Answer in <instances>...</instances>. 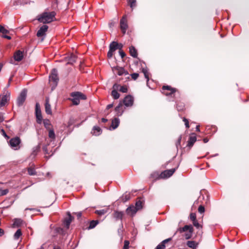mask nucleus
I'll return each instance as SVG.
<instances>
[{"instance_id": "1", "label": "nucleus", "mask_w": 249, "mask_h": 249, "mask_svg": "<svg viewBox=\"0 0 249 249\" xmlns=\"http://www.w3.org/2000/svg\"><path fill=\"white\" fill-rule=\"evenodd\" d=\"M56 13L55 11H45L38 16L37 20L43 23H50L56 20Z\"/></svg>"}, {"instance_id": "2", "label": "nucleus", "mask_w": 249, "mask_h": 249, "mask_svg": "<svg viewBox=\"0 0 249 249\" xmlns=\"http://www.w3.org/2000/svg\"><path fill=\"white\" fill-rule=\"evenodd\" d=\"M71 98H70L74 105H78L80 103L81 100H86V96L82 93L79 91L72 92L70 94Z\"/></svg>"}, {"instance_id": "3", "label": "nucleus", "mask_w": 249, "mask_h": 249, "mask_svg": "<svg viewBox=\"0 0 249 249\" xmlns=\"http://www.w3.org/2000/svg\"><path fill=\"white\" fill-rule=\"evenodd\" d=\"M21 142L20 139L18 137L12 138L9 142L10 147L15 150H18L20 148L19 144Z\"/></svg>"}, {"instance_id": "4", "label": "nucleus", "mask_w": 249, "mask_h": 249, "mask_svg": "<svg viewBox=\"0 0 249 249\" xmlns=\"http://www.w3.org/2000/svg\"><path fill=\"white\" fill-rule=\"evenodd\" d=\"M162 90V93L166 96H172L177 91L175 88H172L169 86H163Z\"/></svg>"}, {"instance_id": "5", "label": "nucleus", "mask_w": 249, "mask_h": 249, "mask_svg": "<svg viewBox=\"0 0 249 249\" xmlns=\"http://www.w3.org/2000/svg\"><path fill=\"white\" fill-rule=\"evenodd\" d=\"M49 80L51 82L53 83L55 86L57 85L59 79L58 77L57 71L56 69H53L52 70L51 73L49 76Z\"/></svg>"}, {"instance_id": "6", "label": "nucleus", "mask_w": 249, "mask_h": 249, "mask_svg": "<svg viewBox=\"0 0 249 249\" xmlns=\"http://www.w3.org/2000/svg\"><path fill=\"white\" fill-rule=\"evenodd\" d=\"M120 28L123 34H125L128 28L127 20L126 15L124 16L120 20Z\"/></svg>"}, {"instance_id": "7", "label": "nucleus", "mask_w": 249, "mask_h": 249, "mask_svg": "<svg viewBox=\"0 0 249 249\" xmlns=\"http://www.w3.org/2000/svg\"><path fill=\"white\" fill-rule=\"evenodd\" d=\"M27 95V91L25 89H23L20 93L19 96L17 99V105L19 107L23 105L25 102Z\"/></svg>"}, {"instance_id": "8", "label": "nucleus", "mask_w": 249, "mask_h": 249, "mask_svg": "<svg viewBox=\"0 0 249 249\" xmlns=\"http://www.w3.org/2000/svg\"><path fill=\"white\" fill-rule=\"evenodd\" d=\"M10 93L7 91L6 94L0 95V107L4 106L10 99Z\"/></svg>"}, {"instance_id": "9", "label": "nucleus", "mask_w": 249, "mask_h": 249, "mask_svg": "<svg viewBox=\"0 0 249 249\" xmlns=\"http://www.w3.org/2000/svg\"><path fill=\"white\" fill-rule=\"evenodd\" d=\"M36 116L37 123L40 124L42 122V117L40 105L38 103H36Z\"/></svg>"}, {"instance_id": "10", "label": "nucleus", "mask_w": 249, "mask_h": 249, "mask_svg": "<svg viewBox=\"0 0 249 249\" xmlns=\"http://www.w3.org/2000/svg\"><path fill=\"white\" fill-rule=\"evenodd\" d=\"M112 71L116 73L118 75L121 76L123 75H127L128 74L127 71H125L123 67L118 66L112 68Z\"/></svg>"}, {"instance_id": "11", "label": "nucleus", "mask_w": 249, "mask_h": 249, "mask_svg": "<svg viewBox=\"0 0 249 249\" xmlns=\"http://www.w3.org/2000/svg\"><path fill=\"white\" fill-rule=\"evenodd\" d=\"M134 102V98L131 95H127L123 100V103L126 107H131Z\"/></svg>"}, {"instance_id": "12", "label": "nucleus", "mask_w": 249, "mask_h": 249, "mask_svg": "<svg viewBox=\"0 0 249 249\" xmlns=\"http://www.w3.org/2000/svg\"><path fill=\"white\" fill-rule=\"evenodd\" d=\"M48 26L46 25L42 26L37 32L36 36L37 37L45 36L46 32L47 31Z\"/></svg>"}, {"instance_id": "13", "label": "nucleus", "mask_w": 249, "mask_h": 249, "mask_svg": "<svg viewBox=\"0 0 249 249\" xmlns=\"http://www.w3.org/2000/svg\"><path fill=\"white\" fill-rule=\"evenodd\" d=\"M175 171V168L165 170L161 173L160 176L162 178H169L174 174Z\"/></svg>"}, {"instance_id": "14", "label": "nucleus", "mask_w": 249, "mask_h": 249, "mask_svg": "<svg viewBox=\"0 0 249 249\" xmlns=\"http://www.w3.org/2000/svg\"><path fill=\"white\" fill-rule=\"evenodd\" d=\"M120 85L118 84H115L113 86V90L111 92V95L114 99H118L120 97V94L117 91Z\"/></svg>"}, {"instance_id": "15", "label": "nucleus", "mask_w": 249, "mask_h": 249, "mask_svg": "<svg viewBox=\"0 0 249 249\" xmlns=\"http://www.w3.org/2000/svg\"><path fill=\"white\" fill-rule=\"evenodd\" d=\"M45 112L47 114L51 115L52 113L51 106L49 103V97H46L45 104Z\"/></svg>"}, {"instance_id": "16", "label": "nucleus", "mask_w": 249, "mask_h": 249, "mask_svg": "<svg viewBox=\"0 0 249 249\" xmlns=\"http://www.w3.org/2000/svg\"><path fill=\"white\" fill-rule=\"evenodd\" d=\"M23 57V53L22 51L19 50L16 51L14 55V59L17 61H21Z\"/></svg>"}, {"instance_id": "17", "label": "nucleus", "mask_w": 249, "mask_h": 249, "mask_svg": "<svg viewBox=\"0 0 249 249\" xmlns=\"http://www.w3.org/2000/svg\"><path fill=\"white\" fill-rule=\"evenodd\" d=\"M115 111L117 116H119L122 115L124 112V108L123 105L120 103L118 105L115 107Z\"/></svg>"}, {"instance_id": "18", "label": "nucleus", "mask_w": 249, "mask_h": 249, "mask_svg": "<svg viewBox=\"0 0 249 249\" xmlns=\"http://www.w3.org/2000/svg\"><path fill=\"white\" fill-rule=\"evenodd\" d=\"M138 210H137V208L135 207L134 206L131 205L128 207L126 209V212L128 214H130L131 215H134Z\"/></svg>"}, {"instance_id": "19", "label": "nucleus", "mask_w": 249, "mask_h": 249, "mask_svg": "<svg viewBox=\"0 0 249 249\" xmlns=\"http://www.w3.org/2000/svg\"><path fill=\"white\" fill-rule=\"evenodd\" d=\"M171 240V238L164 240L157 246V247L155 249H165V244L168 243L169 241H170Z\"/></svg>"}, {"instance_id": "20", "label": "nucleus", "mask_w": 249, "mask_h": 249, "mask_svg": "<svg viewBox=\"0 0 249 249\" xmlns=\"http://www.w3.org/2000/svg\"><path fill=\"white\" fill-rule=\"evenodd\" d=\"M187 231H189V232H193V226L191 225H185L183 227L180 228L179 229V231L180 232H185Z\"/></svg>"}, {"instance_id": "21", "label": "nucleus", "mask_w": 249, "mask_h": 249, "mask_svg": "<svg viewBox=\"0 0 249 249\" xmlns=\"http://www.w3.org/2000/svg\"><path fill=\"white\" fill-rule=\"evenodd\" d=\"M124 213L123 212H119L116 211L113 213V217L116 219V220H122Z\"/></svg>"}, {"instance_id": "22", "label": "nucleus", "mask_w": 249, "mask_h": 249, "mask_svg": "<svg viewBox=\"0 0 249 249\" xmlns=\"http://www.w3.org/2000/svg\"><path fill=\"white\" fill-rule=\"evenodd\" d=\"M120 124V120L117 118H115L112 120L111 127L112 129H115L118 127Z\"/></svg>"}, {"instance_id": "23", "label": "nucleus", "mask_w": 249, "mask_h": 249, "mask_svg": "<svg viewBox=\"0 0 249 249\" xmlns=\"http://www.w3.org/2000/svg\"><path fill=\"white\" fill-rule=\"evenodd\" d=\"M101 129L97 126H94L91 131V133L95 136H98L101 133Z\"/></svg>"}, {"instance_id": "24", "label": "nucleus", "mask_w": 249, "mask_h": 249, "mask_svg": "<svg viewBox=\"0 0 249 249\" xmlns=\"http://www.w3.org/2000/svg\"><path fill=\"white\" fill-rule=\"evenodd\" d=\"M196 138L195 135L191 136L189 137V140L188 141L187 146L189 147H191L193 146L194 143L196 142Z\"/></svg>"}, {"instance_id": "25", "label": "nucleus", "mask_w": 249, "mask_h": 249, "mask_svg": "<svg viewBox=\"0 0 249 249\" xmlns=\"http://www.w3.org/2000/svg\"><path fill=\"white\" fill-rule=\"evenodd\" d=\"M129 53L130 55L136 58L137 57L138 54L136 49L133 46H131L129 47Z\"/></svg>"}, {"instance_id": "26", "label": "nucleus", "mask_w": 249, "mask_h": 249, "mask_svg": "<svg viewBox=\"0 0 249 249\" xmlns=\"http://www.w3.org/2000/svg\"><path fill=\"white\" fill-rule=\"evenodd\" d=\"M72 221V217L71 216L70 214H69V216L68 217L66 218L64 221V225L67 228V229H68L69 228L70 225Z\"/></svg>"}, {"instance_id": "27", "label": "nucleus", "mask_w": 249, "mask_h": 249, "mask_svg": "<svg viewBox=\"0 0 249 249\" xmlns=\"http://www.w3.org/2000/svg\"><path fill=\"white\" fill-rule=\"evenodd\" d=\"M118 46L119 44L116 42L113 41L110 43L109 45V49L115 51L118 49Z\"/></svg>"}, {"instance_id": "28", "label": "nucleus", "mask_w": 249, "mask_h": 249, "mask_svg": "<svg viewBox=\"0 0 249 249\" xmlns=\"http://www.w3.org/2000/svg\"><path fill=\"white\" fill-rule=\"evenodd\" d=\"M76 56L74 54H71L68 59V64H72L76 60Z\"/></svg>"}, {"instance_id": "29", "label": "nucleus", "mask_w": 249, "mask_h": 249, "mask_svg": "<svg viewBox=\"0 0 249 249\" xmlns=\"http://www.w3.org/2000/svg\"><path fill=\"white\" fill-rule=\"evenodd\" d=\"M135 207L137 208V210L139 211L142 208V202L141 200H139L136 201L135 203Z\"/></svg>"}, {"instance_id": "30", "label": "nucleus", "mask_w": 249, "mask_h": 249, "mask_svg": "<svg viewBox=\"0 0 249 249\" xmlns=\"http://www.w3.org/2000/svg\"><path fill=\"white\" fill-rule=\"evenodd\" d=\"M98 221L97 220H92L90 222L89 225V229H91L96 227V226L98 224Z\"/></svg>"}, {"instance_id": "31", "label": "nucleus", "mask_w": 249, "mask_h": 249, "mask_svg": "<svg viewBox=\"0 0 249 249\" xmlns=\"http://www.w3.org/2000/svg\"><path fill=\"white\" fill-rule=\"evenodd\" d=\"M49 137L52 140H54L55 138V135L54 130L53 129H49Z\"/></svg>"}, {"instance_id": "32", "label": "nucleus", "mask_w": 249, "mask_h": 249, "mask_svg": "<svg viewBox=\"0 0 249 249\" xmlns=\"http://www.w3.org/2000/svg\"><path fill=\"white\" fill-rule=\"evenodd\" d=\"M187 245L191 248H192L193 249H195L196 248V243L194 241H188L187 242Z\"/></svg>"}, {"instance_id": "33", "label": "nucleus", "mask_w": 249, "mask_h": 249, "mask_svg": "<svg viewBox=\"0 0 249 249\" xmlns=\"http://www.w3.org/2000/svg\"><path fill=\"white\" fill-rule=\"evenodd\" d=\"M21 235H22V233H21V230L18 229L14 234V239L18 240Z\"/></svg>"}, {"instance_id": "34", "label": "nucleus", "mask_w": 249, "mask_h": 249, "mask_svg": "<svg viewBox=\"0 0 249 249\" xmlns=\"http://www.w3.org/2000/svg\"><path fill=\"white\" fill-rule=\"evenodd\" d=\"M127 2L132 9H133L136 6V0H127Z\"/></svg>"}, {"instance_id": "35", "label": "nucleus", "mask_w": 249, "mask_h": 249, "mask_svg": "<svg viewBox=\"0 0 249 249\" xmlns=\"http://www.w3.org/2000/svg\"><path fill=\"white\" fill-rule=\"evenodd\" d=\"M120 91L123 93H126L127 92V88L126 86H121L118 88V89Z\"/></svg>"}, {"instance_id": "36", "label": "nucleus", "mask_w": 249, "mask_h": 249, "mask_svg": "<svg viewBox=\"0 0 249 249\" xmlns=\"http://www.w3.org/2000/svg\"><path fill=\"white\" fill-rule=\"evenodd\" d=\"M43 124L45 128L47 129H50L51 124L49 120H44Z\"/></svg>"}, {"instance_id": "37", "label": "nucleus", "mask_w": 249, "mask_h": 249, "mask_svg": "<svg viewBox=\"0 0 249 249\" xmlns=\"http://www.w3.org/2000/svg\"><path fill=\"white\" fill-rule=\"evenodd\" d=\"M28 173L29 175L31 176L35 175L36 174V172L34 168H29L28 169Z\"/></svg>"}, {"instance_id": "38", "label": "nucleus", "mask_w": 249, "mask_h": 249, "mask_svg": "<svg viewBox=\"0 0 249 249\" xmlns=\"http://www.w3.org/2000/svg\"><path fill=\"white\" fill-rule=\"evenodd\" d=\"M142 71L144 75L145 78L147 79V82H148L149 79V73H148V71L146 69H143Z\"/></svg>"}, {"instance_id": "39", "label": "nucleus", "mask_w": 249, "mask_h": 249, "mask_svg": "<svg viewBox=\"0 0 249 249\" xmlns=\"http://www.w3.org/2000/svg\"><path fill=\"white\" fill-rule=\"evenodd\" d=\"M114 52H115V51L109 49V50L107 53V57L109 58H111L113 55Z\"/></svg>"}, {"instance_id": "40", "label": "nucleus", "mask_w": 249, "mask_h": 249, "mask_svg": "<svg viewBox=\"0 0 249 249\" xmlns=\"http://www.w3.org/2000/svg\"><path fill=\"white\" fill-rule=\"evenodd\" d=\"M190 219L193 221H196V214L195 213H191L190 215Z\"/></svg>"}, {"instance_id": "41", "label": "nucleus", "mask_w": 249, "mask_h": 249, "mask_svg": "<svg viewBox=\"0 0 249 249\" xmlns=\"http://www.w3.org/2000/svg\"><path fill=\"white\" fill-rule=\"evenodd\" d=\"M192 233H193V232H190V231H189L187 233H186L184 235V237H185V239H189L191 238L192 236Z\"/></svg>"}, {"instance_id": "42", "label": "nucleus", "mask_w": 249, "mask_h": 249, "mask_svg": "<svg viewBox=\"0 0 249 249\" xmlns=\"http://www.w3.org/2000/svg\"><path fill=\"white\" fill-rule=\"evenodd\" d=\"M9 192L8 189L0 190V196L6 195Z\"/></svg>"}, {"instance_id": "43", "label": "nucleus", "mask_w": 249, "mask_h": 249, "mask_svg": "<svg viewBox=\"0 0 249 249\" xmlns=\"http://www.w3.org/2000/svg\"><path fill=\"white\" fill-rule=\"evenodd\" d=\"M129 242L128 240H125L124 242V245L123 249H128Z\"/></svg>"}, {"instance_id": "44", "label": "nucleus", "mask_w": 249, "mask_h": 249, "mask_svg": "<svg viewBox=\"0 0 249 249\" xmlns=\"http://www.w3.org/2000/svg\"><path fill=\"white\" fill-rule=\"evenodd\" d=\"M193 225L195 227H196L197 229H199L200 228H202V226L200 225L197 220L196 221H195L193 222Z\"/></svg>"}, {"instance_id": "45", "label": "nucleus", "mask_w": 249, "mask_h": 249, "mask_svg": "<svg viewBox=\"0 0 249 249\" xmlns=\"http://www.w3.org/2000/svg\"><path fill=\"white\" fill-rule=\"evenodd\" d=\"M198 211L200 213H203L205 212L204 207L202 205H200L198 208Z\"/></svg>"}, {"instance_id": "46", "label": "nucleus", "mask_w": 249, "mask_h": 249, "mask_svg": "<svg viewBox=\"0 0 249 249\" xmlns=\"http://www.w3.org/2000/svg\"><path fill=\"white\" fill-rule=\"evenodd\" d=\"M130 198V196L129 194H124L123 196V199L124 201H126L128 200Z\"/></svg>"}, {"instance_id": "47", "label": "nucleus", "mask_w": 249, "mask_h": 249, "mask_svg": "<svg viewBox=\"0 0 249 249\" xmlns=\"http://www.w3.org/2000/svg\"><path fill=\"white\" fill-rule=\"evenodd\" d=\"M8 32V31L6 30L4 27L0 25V33L2 34H6Z\"/></svg>"}, {"instance_id": "48", "label": "nucleus", "mask_w": 249, "mask_h": 249, "mask_svg": "<svg viewBox=\"0 0 249 249\" xmlns=\"http://www.w3.org/2000/svg\"><path fill=\"white\" fill-rule=\"evenodd\" d=\"M139 74L137 73H133L131 74V76L133 80H136L139 77Z\"/></svg>"}, {"instance_id": "49", "label": "nucleus", "mask_w": 249, "mask_h": 249, "mask_svg": "<svg viewBox=\"0 0 249 249\" xmlns=\"http://www.w3.org/2000/svg\"><path fill=\"white\" fill-rule=\"evenodd\" d=\"M183 121L185 123V126L187 128H189V124L188 120L185 118H183Z\"/></svg>"}, {"instance_id": "50", "label": "nucleus", "mask_w": 249, "mask_h": 249, "mask_svg": "<svg viewBox=\"0 0 249 249\" xmlns=\"http://www.w3.org/2000/svg\"><path fill=\"white\" fill-rule=\"evenodd\" d=\"M181 140V136H180L176 143V146L177 148H178V146H180Z\"/></svg>"}, {"instance_id": "51", "label": "nucleus", "mask_w": 249, "mask_h": 249, "mask_svg": "<svg viewBox=\"0 0 249 249\" xmlns=\"http://www.w3.org/2000/svg\"><path fill=\"white\" fill-rule=\"evenodd\" d=\"M106 211L104 210L96 211V213L99 215H103L105 213Z\"/></svg>"}, {"instance_id": "52", "label": "nucleus", "mask_w": 249, "mask_h": 249, "mask_svg": "<svg viewBox=\"0 0 249 249\" xmlns=\"http://www.w3.org/2000/svg\"><path fill=\"white\" fill-rule=\"evenodd\" d=\"M119 53L122 58H124L125 55V53L122 50L119 51Z\"/></svg>"}, {"instance_id": "53", "label": "nucleus", "mask_w": 249, "mask_h": 249, "mask_svg": "<svg viewBox=\"0 0 249 249\" xmlns=\"http://www.w3.org/2000/svg\"><path fill=\"white\" fill-rule=\"evenodd\" d=\"M75 214H76L78 218H80L81 217L82 213V212H79L76 213Z\"/></svg>"}, {"instance_id": "54", "label": "nucleus", "mask_w": 249, "mask_h": 249, "mask_svg": "<svg viewBox=\"0 0 249 249\" xmlns=\"http://www.w3.org/2000/svg\"><path fill=\"white\" fill-rule=\"evenodd\" d=\"M113 106V104H109L107 106V109H109L111 108H112Z\"/></svg>"}, {"instance_id": "55", "label": "nucleus", "mask_w": 249, "mask_h": 249, "mask_svg": "<svg viewBox=\"0 0 249 249\" xmlns=\"http://www.w3.org/2000/svg\"><path fill=\"white\" fill-rule=\"evenodd\" d=\"M1 132H2V134L5 137H6L7 138H8L9 137H8V136L6 135L5 132L4 131V130L3 129H2L1 130Z\"/></svg>"}, {"instance_id": "56", "label": "nucleus", "mask_w": 249, "mask_h": 249, "mask_svg": "<svg viewBox=\"0 0 249 249\" xmlns=\"http://www.w3.org/2000/svg\"><path fill=\"white\" fill-rule=\"evenodd\" d=\"M3 37L5 38H7L8 39H10L11 38V36L7 35H4Z\"/></svg>"}, {"instance_id": "57", "label": "nucleus", "mask_w": 249, "mask_h": 249, "mask_svg": "<svg viewBox=\"0 0 249 249\" xmlns=\"http://www.w3.org/2000/svg\"><path fill=\"white\" fill-rule=\"evenodd\" d=\"M4 234V231L0 228V236H2Z\"/></svg>"}, {"instance_id": "58", "label": "nucleus", "mask_w": 249, "mask_h": 249, "mask_svg": "<svg viewBox=\"0 0 249 249\" xmlns=\"http://www.w3.org/2000/svg\"><path fill=\"white\" fill-rule=\"evenodd\" d=\"M101 121H102L103 123H106V122H107V119H105V118H102V119H101Z\"/></svg>"}, {"instance_id": "59", "label": "nucleus", "mask_w": 249, "mask_h": 249, "mask_svg": "<svg viewBox=\"0 0 249 249\" xmlns=\"http://www.w3.org/2000/svg\"><path fill=\"white\" fill-rule=\"evenodd\" d=\"M203 142L204 143H206L208 142V139L207 138H204L203 139Z\"/></svg>"}, {"instance_id": "60", "label": "nucleus", "mask_w": 249, "mask_h": 249, "mask_svg": "<svg viewBox=\"0 0 249 249\" xmlns=\"http://www.w3.org/2000/svg\"><path fill=\"white\" fill-rule=\"evenodd\" d=\"M53 249H60V248L59 247L55 246V247H54Z\"/></svg>"}, {"instance_id": "61", "label": "nucleus", "mask_w": 249, "mask_h": 249, "mask_svg": "<svg viewBox=\"0 0 249 249\" xmlns=\"http://www.w3.org/2000/svg\"><path fill=\"white\" fill-rule=\"evenodd\" d=\"M122 47V44H120V45L119 44L118 49H119L120 50H121Z\"/></svg>"}, {"instance_id": "62", "label": "nucleus", "mask_w": 249, "mask_h": 249, "mask_svg": "<svg viewBox=\"0 0 249 249\" xmlns=\"http://www.w3.org/2000/svg\"><path fill=\"white\" fill-rule=\"evenodd\" d=\"M199 125H197L196 127V131H199Z\"/></svg>"}, {"instance_id": "63", "label": "nucleus", "mask_w": 249, "mask_h": 249, "mask_svg": "<svg viewBox=\"0 0 249 249\" xmlns=\"http://www.w3.org/2000/svg\"><path fill=\"white\" fill-rule=\"evenodd\" d=\"M3 121V119L0 116V122H1Z\"/></svg>"}, {"instance_id": "64", "label": "nucleus", "mask_w": 249, "mask_h": 249, "mask_svg": "<svg viewBox=\"0 0 249 249\" xmlns=\"http://www.w3.org/2000/svg\"><path fill=\"white\" fill-rule=\"evenodd\" d=\"M12 77H11L9 78V82L10 83V81H12Z\"/></svg>"}]
</instances>
